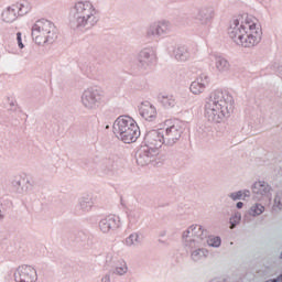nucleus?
Listing matches in <instances>:
<instances>
[{"instance_id":"nucleus-1","label":"nucleus","mask_w":282,"mask_h":282,"mask_svg":"<svg viewBox=\"0 0 282 282\" xmlns=\"http://www.w3.org/2000/svg\"><path fill=\"white\" fill-rule=\"evenodd\" d=\"M235 111V98L227 90L216 89L205 105V118L208 122H224Z\"/></svg>"},{"instance_id":"nucleus-2","label":"nucleus","mask_w":282,"mask_h":282,"mask_svg":"<svg viewBox=\"0 0 282 282\" xmlns=\"http://www.w3.org/2000/svg\"><path fill=\"white\" fill-rule=\"evenodd\" d=\"M98 9L91 1H76L69 8L68 21L72 30H91L98 24Z\"/></svg>"},{"instance_id":"nucleus-3","label":"nucleus","mask_w":282,"mask_h":282,"mask_svg":"<svg viewBox=\"0 0 282 282\" xmlns=\"http://www.w3.org/2000/svg\"><path fill=\"white\" fill-rule=\"evenodd\" d=\"M257 29L254 22L250 23V20L241 21L239 19L232 20L228 29V34L231 41L236 45L242 47H254L258 43H261V33L252 30Z\"/></svg>"},{"instance_id":"nucleus-4","label":"nucleus","mask_w":282,"mask_h":282,"mask_svg":"<svg viewBox=\"0 0 282 282\" xmlns=\"http://www.w3.org/2000/svg\"><path fill=\"white\" fill-rule=\"evenodd\" d=\"M113 133L124 144H132L140 138V127L133 118L129 116H120L112 126Z\"/></svg>"},{"instance_id":"nucleus-5","label":"nucleus","mask_w":282,"mask_h":282,"mask_svg":"<svg viewBox=\"0 0 282 282\" xmlns=\"http://www.w3.org/2000/svg\"><path fill=\"white\" fill-rule=\"evenodd\" d=\"M208 237V230L199 225H192L183 232L185 248H193V245L206 246Z\"/></svg>"},{"instance_id":"nucleus-6","label":"nucleus","mask_w":282,"mask_h":282,"mask_svg":"<svg viewBox=\"0 0 282 282\" xmlns=\"http://www.w3.org/2000/svg\"><path fill=\"white\" fill-rule=\"evenodd\" d=\"M105 99V91L98 87H90L84 90L82 94V105L88 111H94L102 105V100Z\"/></svg>"},{"instance_id":"nucleus-7","label":"nucleus","mask_w":282,"mask_h":282,"mask_svg":"<svg viewBox=\"0 0 282 282\" xmlns=\"http://www.w3.org/2000/svg\"><path fill=\"white\" fill-rule=\"evenodd\" d=\"M36 29H35V35L39 36V34H44L47 40V45H52L56 39H58V33L56 32V25H54V22L45 19L37 20L36 22Z\"/></svg>"},{"instance_id":"nucleus-8","label":"nucleus","mask_w":282,"mask_h":282,"mask_svg":"<svg viewBox=\"0 0 282 282\" xmlns=\"http://www.w3.org/2000/svg\"><path fill=\"white\" fill-rule=\"evenodd\" d=\"M28 12H30V4L28 2L12 4L2 12V21L14 23L18 17H25Z\"/></svg>"},{"instance_id":"nucleus-9","label":"nucleus","mask_w":282,"mask_h":282,"mask_svg":"<svg viewBox=\"0 0 282 282\" xmlns=\"http://www.w3.org/2000/svg\"><path fill=\"white\" fill-rule=\"evenodd\" d=\"M173 26L169 21L154 22L147 28L145 36L147 39H160V36L171 34Z\"/></svg>"},{"instance_id":"nucleus-10","label":"nucleus","mask_w":282,"mask_h":282,"mask_svg":"<svg viewBox=\"0 0 282 282\" xmlns=\"http://www.w3.org/2000/svg\"><path fill=\"white\" fill-rule=\"evenodd\" d=\"M182 133H184V123L175 121L172 126L167 127L165 133H163L165 144L173 147V144H176L180 138H182Z\"/></svg>"},{"instance_id":"nucleus-11","label":"nucleus","mask_w":282,"mask_h":282,"mask_svg":"<svg viewBox=\"0 0 282 282\" xmlns=\"http://www.w3.org/2000/svg\"><path fill=\"white\" fill-rule=\"evenodd\" d=\"M144 145L148 149H152L158 153L159 149H162V144H166L164 141V132L161 130H150L144 135Z\"/></svg>"},{"instance_id":"nucleus-12","label":"nucleus","mask_w":282,"mask_h":282,"mask_svg":"<svg viewBox=\"0 0 282 282\" xmlns=\"http://www.w3.org/2000/svg\"><path fill=\"white\" fill-rule=\"evenodd\" d=\"M253 198L261 202V199H267L272 202V186L264 181L256 182L252 187Z\"/></svg>"},{"instance_id":"nucleus-13","label":"nucleus","mask_w":282,"mask_h":282,"mask_svg":"<svg viewBox=\"0 0 282 282\" xmlns=\"http://www.w3.org/2000/svg\"><path fill=\"white\" fill-rule=\"evenodd\" d=\"M37 279L39 275L36 274V269L32 265H20L14 272L15 282H36Z\"/></svg>"},{"instance_id":"nucleus-14","label":"nucleus","mask_w":282,"mask_h":282,"mask_svg":"<svg viewBox=\"0 0 282 282\" xmlns=\"http://www.w3.org/2000/svg\"><path fill=\"white\" fill-rule=\"evenodd\" d=\"M158 152L147 145H141L135 152L138 166H149L155 160Z\"/></svg>"},{"instance_id":"nucleus-15","label":"nucleus","mask_w":282,"mask_h":282,"mask_svg":"<svg viewBox=\"0 0 282 282\" xmlns=\"http://www.w3.org/2000/svg\"><path fill=\"white\" fill-rule=\"evenodd\" d=\"M155 54L151 48H143L137 56L135 65L138 69L147 70L153 65Z\"/></svg>"},{"instance_id":"nucleus-16","label":"nucleus","mask_w":282,"mask_h":282,"mask_svg":"<svg viewBox=\"0 0 282 282\" xmlns=\"http://www.w3.org/2000/svg\"><path fill=\"white\" fill-rule=\"evenodd\" d=\"M118 156L101 159L99 162V170L105 175H113V173L118 171Z\"/></svg>"},{"instance_id":"nucleus-17","label":"nucleus","mask_w":282,"mask_h":282,"mask_svg":"<svg viewBox=\"0 0 282 282\" xmlns=\"http://www.w3.org/2000/svg\"><path fill=\"white\" fill-rule=\"evenodd\" d=\"M210 83V77L206 74H200V76L191 84L189 91L194 94V96H199V94H204L206 86Z\"/></svg>"},{"instance_id":"nucleus-18","label":"nucleus","mask_w":282,"mask_h":282,"mask_svg":"<svg viewBox=\"0 0 282 282\" xmlns=\"http://www.w3.org/2000/svg\"><path fill=\"white\" fill-rule=\"evenodd\" d=\"M117 228H120V219L113 215H109L99 221V230L101 232H111V230H117Z\"/></svg>"},{"instance_id":"nucleus-19","label":"nucleus","mask_w":282,"mask_h":282,"mask_svg":"<svg viewBox=\"0 0 282 282\" xmlns=\"http://www.w3.org/2000/svg\"><path fill=\"white\" fill-rule=\"evenodd\" d=\"M197 21L202 23V25H208L213 19H215V8L213 7H202L198 10L196 15Z\"/></svg>"},{"instance_id":"nucleus-20","label":"nucleus","mask_w":282,"mask_h":282,"mask_svg":"<svg viewBox=\"0 0 282 282\" xmlns=\"http://www.w3.org/2000/svg\"><path fill=\"white\" fill-rule=\"evenodd\" d=\"M186 248H187V252L189 250L191 259L195 263H197V261H202V259H206L208 254V250L202 248V245H192V247H186Z\"/></svg>"},{"instance_id":"nucleus-21","label":"nucleus","mask_w":282,"mask_h":282,"mask_svg":"<svg viewBox=\"0 0 282 282\" xmlns=\"http://www.w3.org/2000/svg\"><path fill=\"white\" fill-rule=\"evenodd\" d=\"M12 186L17 193H26L32 187V183H30V178L19 176L12 181Z\"/></svg>"},{"instance_id":"nucleus-22","label":"nucleus","mask_w":282,"mask_h":282,"mask_svg":"<svg viewBox=\"0 0 282 282\" xmlns=\"http://www.w3.org/2000/svg\"><path fill=\"white\" fill-rule=\"evenodd\" d=\"M140 116L148 122H154L155 118H158V110L151 104L144 105L140 108Z\"/></svg>"},{"instance_id":"nucleus-23","label":"nucleus","mask_w":282,"mask_h":282,"mask_svg":"<svg viewBox=\"0 0 282 282\" xmlns=\"http://www.w3.org/2000/svg\"><path fill=\"white\" fill-rule=\"evenodd\" d=\"M174 57L176 61H180L181 63H186L188 58H191V52L188 51V47L184 45H178L173 51Z\"/></svg>"},{"instance_id":"nucleus-24","label":"nucleus","mask_w":282,"mask_h":282,"mask_svg":"<svg viewBox=\"0 0 282 282\" xmlns=\"http://www.w3.org/2000/svg\"><path fill=\"white\" fill-rule=\"evenodd\" d=\"M158 101L162 107H164V109H173V107L177 105L175 96L169 94H160L158 96Z\"/></svg>"},{"instance_id":"nucleus-25","label":"nucleus","mask_w":282,"mask_h":282,"mask_svg":"<svg viewBox=\"0 0 282 282\" xmlns=\"http://www.w3.org/2000/svg\"><path fill=\"white\" fill-rule=\"evenodd\" d=\"M142 234L140 232H132L129 237L124 240V246L128 248H138V246H142Z\"/></svg>"},{"instance_id":"nucleus-26","label":"nucleus","mask_w":282,"mask_h":282,"mask_svg":"<svg viewBox=\"0 0 282 282\" xmlns=\"http://www.w3.org/2000/svg\"><path fill=\"white\" fill-rule=\"evenodd\" d=\"M128 217V228H133L138 221H140V217H142V210L140 209H129L127 212Z\"/></svg>"},{"instance_id":"nucleus-27","label":"nucleus","mask_w":282,"mask_h":282,"mask_svg":"<svg viewBox=\"0 0 282 282\" xmlns=\"http://www.w3.org/2000/svg\"><path fill=\"white\" fill-rule=\"evenodd\" d=\"M35 32H36V22L32 26L31 36H32L34 43H36V45L47 44V35H45V33H43V32H40L36 35Z\"/></svg>"},{"instance_id":"nucleus-28","label":"nucleus","mask_w":282,"mask_h":282,"mask_svg":"<svg viewBox=\"0 0 282 282\" xmlns=\"http://www.w3.org/2000/svg\"><path fill=\"white\" fill-rule=\"evenodd\" d=\"M215 65L218 72H228L230 69V63L223 56L215 57Z\"/></svg>"},{"instance_id":"nucleus-29","label":"nucleus","mask_w":282,"mask_h":282,"mask_svg":"<svg viewBox=\"0 0 282 282\" xmlns=\"http://www.w3.org/2000/svg\"><path fill=\"white\" fill-rule=\"evenodd\" d=\"M94 206V200L89 196H84L79 199V207L84 213H89Z\"/></svg>"},{"instance_id":"nucleus-30","label":"nucleus","mask_w":282,"mask_h":282,"mask_svg":"<svg viewBox=\"0 0 282 282\" xmlns=\"http://www.w3.org/2000/svg\"><path fill=\"white\" fill-rule=\"evenodd\" d=\"M264 212H265V207L257 203L256 205L250 207L249 215L251 217H259V215H263Z\"/></svg>"},{"instance_id":"nucleus-31","label":"nucleus","mask_w":282,"mask_h":282,"mask_svg":"<svg viewBox=\"0 0 282 282\" xmlns=\"http://www.w3.org/2000/svg\"><path fill=\"white\" fill-rule=\"evenodd\" d=\"M129 271V268L127 267V262L121 260L120 265H117L115 268L113 274H118V276H124L127 272Z\"/></svg>"},{"instance_id":"nucleus-32","label":"nucleus","mask_w":282,"mask_h":282,"mask_svg":"<svg viewBox=\"0 0 282 282\" xmlns=\"http://www.w3.org/2000/svg\"><path fill=\"white\" fill-rule=\"evenodd\" d=\"M206 243L209 245L210 248H219V246H221V238L219 236H209Z\"/></svg>"},{"instance_id":"nucleus-33","label":"nucleus","mask_w":282,"mask_h":282,"mask_svg":"<svg viewBox=\"0 0 282 282\" xmlns=\"http://www.w3.org/2000/svg\"><path fill=\"white\" fill-rule=\"evenodd\" d=\"M282 210V193H278L274 197L273 210Z\"/></svg>"},{"instance_id":"nucleus-34","label":"nucleus","mask_w":282,"mask_h":282,"mask_svg":"<svg viewBox=\"0 0 282 282\" xmlns=\"http://www.w3.org/2000/svg\"><path fill=\"white\" fill-rule=\"evenodd\" d=\"M228 197L232 199V202H239V199H243V194L241 193V191L232 192L228 194Z\"/></svg>"},{"instance_id":"nucleus-35","label":"nucleus","mask_w":282,"mask_h":282,"mask_svg":"<svg viewBox=\"0 0 282 282\" xmlns=\"http://www.w3.org/2000/svg\"><path fill=\"white\" fill-rule=\"evenodd\" d=\"M241 221V213L237 212L235 215L230 218L231 228H235L237 224Z\"/></svg>"},{"instance_id":"nucleus-36","label":"nucleus","mask_w":282,"mask_h":282,"mask_svg":"<svg viewBox=\"0 0 282 282\" xmlns=\"http://www.w3.org/2000/svg\"><path fill=\"white\" fill-rule=\"evenodd\" d=\"M17 41H18V45H19L20 50H23V47H25V45H23V40L21 39V32L17 33Z\"/></svg>"},{"instance_id":"nucleus-37","label":"nucleus","mask_w":282,"mask_h":282,"mask_svg":"<svg viewBox=\"0 0 282 282\" xmlns=\"http://www.w3.org/2000/svg\"><path fill=\"white\" fill-rule=\"evenodd\" d=\"M101 282H111V274H110V273H106V274L101 278Z\"/></svg>"},{"instance_id":"nucleus-38","label":"nucleus","mask_w":282,"mask_h":282,"mask_svg":"<svg viewBox=\"0 0 282 282\" xmlns=\"http://www.w3.org/2000/svg\"><path fill=\"white\" fill-rule=\"evenodd\" d=\"M3 213H6V207L3 206V203H0V221L3 219Z\"/></svg>"},{"instance_id":"nucleus-39","label":"nucleus","mask_w":282,"mask_h":282,"mask_svg":"<svg viewBox=\"0 0 282 282\" xmlns=\"http://www.w3.org/2000/svg\"><path fill=\"white\" fill-rule=\"evenodd\" d=\"M242 199H246V197H250V189H243L241 191Z\"/></svg>"},{"instance_id":"nucleus-40","label":"nucleus","mask_w":282,"mask_h":282,"mask_svg":"<svg viewBox=\"0 0 282 282\" xmlns=\"http://www.w3.org/2000/svg\"><path fill=\"white\" fill-rule=\"evenodd\" d=\"M236 208H238V210H241V208H243V203L242 202H238L236 204Z\"/></svg>"},{"instance_id":"nucleus-41","label":"nucleus","mask_w":282,"mask_h":282,"mask_svg":"<svg viewBox=\"0 0 282 282\" xmlns=\"http://www.w3.org/2000/svg\"><path fill=\"white\" fill-rule=\"evenodd\" d=\"M273 282H282V273L278 278L273 279Z\"/></svg>"},{"instance_id":"nucleus-42","label":"nucleus","mask_w":282,"mask_h":282,"mask_svg":"<svg viewBox=\"0 0 282 282\" xmlns=\"http://www.w3.org/2000/svg\"><path fill=\"white\" fill-rule=\"evenodd\" d=\"M78 237H79V239H87V236H85V234H83V232H79Z\"/></svg>"},{"instance_id":"nucleus-43","label":"nucleus","mask_w":282,"mask_h":282,"mask_svg":"<svg viewBox=\"0 0 282 282\" xmlns=\"http://www.w3.org/2000/svg\"><path fill=\"white\" fill-rule=\"evenodd\" d=\"M159 237H166V231H165V230L161 231V232L159 234Z\"/></svg>"},{"instance_id":"nucleus-44","label":"nucleus","mask_w":282,"mask_h":282,"mask_svg":"<svg viewBox=\"0 0 282 282\" xmlns=\"http://www.w3.org/2000/svg\"><path fill=\"white\" fill-rule=\"evenodd\" d=\"M280 259H282V251H281V253H280Z\"/></svg>"}]
</instances>
